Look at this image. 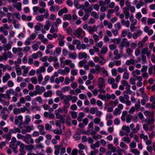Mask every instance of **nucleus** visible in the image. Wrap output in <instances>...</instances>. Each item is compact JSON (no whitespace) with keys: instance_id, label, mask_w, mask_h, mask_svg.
<instances>
[{"instance_id":"obj_7","label":"nucleus","mask_w":155,"mask_h":155,"mask_svg":"<svg viewBox=\"0 0 155 155\" xmlns=\"http://www.w3.org/2000/svg\"><path fill=\"white\" fill-rule=\"evenodd\" d=\"M58 25H57L56 23L55 22H54L52 23V25L50 29V32L51 33H53L55 32H56L58 30Z\"/></svg>"},{"instance_id":"obj_62","label":"nucleus","mask_w":155,"mask_h":155,"mask_svg":"<svg viewBox=\"0 0 155 155\" xmlns=\"http://www.w3.org/2000/svg\"><path fill=\"white\" fill-rule=\"evenodd\" d=\"M65 71L62 69H59L58 70V72L59 74H61L63 75L66 74V73Z\"/></svg>"},{"instance_id":"obj_19","label":"nucleus","mask_w":155,"mask_h":155,"mask_svg":"<svg viewBox=\"0 0 155 155\" xmlns=\"http://www.w3.org/2000/svg\"><path fill=\"white\" fill-rule=\"evenodd\" d=\"M10 78L9 74L6 73L5 75L3 77L2 81L3 83H5Z\"/></svg>"},{"instance_id":"obj_64","label":"nucleus","mask_w":155,"mask_h":155,"mask_svg":"<svg viewBox=\"0 0 155 155\" xmlns=\"http://www.w3.org/2000/svg\"><path fill=\"white\" fill-rule=\"evenodd\" d=\"M98 153L97 150L95 149L94 151H91L89 155H96Z\"/></svg>"},{"instance_id":"obj_16","label":"nucleus","mask_w":155,"mask_h":155,"mask_svg":"<svg viewBox=\"0 0 155 155\" xmlns=\"http://www.w3.org/2000/svg\"><path fill=\"white\" fill-rule=\"evenodd\" d=\"M68 10L67 8L65 7L64 8L58 12V15L59 16H60L64 14L68 13Z\"/></svg>"},{"instance_id":"obj_33","label":"nucleus","mask_w":155,"mask_h":155,"mask_svg":"<svg viewBox=\"0 0 155 155\" xmlns=\"http://www.w3.org/2000/svg\"><path fill=\"white\" fill-rule=\"evenodd\" d=\"M117 71L118 72L120 73H122L123 72L127 71V69L126 68H124L119 67L117 68Z\"/></svg>"},{"instance_id":"obj_61","label":"nucleus","mask_w":155,"mask_h":155,"mask_svg":"<svg viewBox=\"0 0 155 155\" xmlns=\"http://www.w3.org/2000/svg\"><path fill=\"white\" fill-rule=\"evenodd\" d=\"M91 15L96 19H98L99 18L98 15L97 14V12H92L91 13Z\"/></svg>"},{"instance_id":"obj_44","label":"nucleus","mask_w":155,"mask_h":155,"mask_svg":"<svg viewBox=\"0 0 155 155\" xmlns=\"http://www.w3.org/2000/svg\"><path fill=\"white\" fill-rule=\"evenodd\" d=\"M13 113L16 115L20 114L21 112L20 109L17 108H15L13 110Z\"/></svg>"},{"instance_id":"obj_26","label":"nucleus","mask_w":155,"mask_h":155,"mask_svg":"<svg viewBox=\"0 0 155 155\" xmlns=\"http://www.w3.org/2000/svg\"><path fill=\"white\" fill-rule=\"evenodd\" d=\"M68 97H69L70 100H71L72 103H75L77 101L78 98L76 96H72L71 95H68Z\"/></svg>"},{"instance_id":"obj_46","label":"nucleus","mask_w":155,"mask_h":155,"mask_svg":"<svg viewBox=\"0 0 155 155\" xmlns=\"http://www.w3.org/2000/svg\"><path fill=\"white\" fill-rule=\"evenodd\" d=\"M121 113V110L119 109L118 108H116L115 110L113 112L114 115H115L116 116H117V115L120 114Z\"/></svg>"},{"instance_id":"obj_22","label":"nucleus","mask_w":155,"mask_h":155,"mask_svg":"<svg viewBox=\"0 0 155 155\" xmlns=\"http://www.w3.org/2000/svg\"><path fill=\"white\" fill-rule=\"evenodd\" d=\"M72 18V16L71 14H65L64 15L63 17V19L64 20H71Z\"/></svg>"},{"instance_id":"obj_47","label":"nucleus","mask_w":155,"mask_h":155,"mask_svg":"<svg viewBox=\"0 0 155 155\" xmlns=\"http://www.w3.org/2000/svg\"><path fill=\"white\" fill-rule=\"evenodd\" d=\"M31 82L35 84H36L37 83V79L36 77H34L31 78Z\"/></svg>"},{"instance_id":"obj_21","label":"nucleus","mask_w":155,"mask_h":155,"mask_svg":"<svg viewBox=\"0 0 155 155\" xmlns=\"http://www.w3.org/2000/svg\"><path fill=\"white\" fill-rule=\"evenodd\" d=\"M31 121L30 117L28 115H26L25 117V120L24 121V124L27 125Z\"/></svg>"},{"instance_id":"obj_11","label":"nucleus","mask_w":155,"mask_h":155,"mask_svg":"<svg viewBox=\"0 0 155 155\" xmlns=\"http://www.w3.org/2000/svg\"><path fill=\"white\" fill-rule=\"evenodd\" d=\"M98 85L99 87H102V88H103L104 87H105L104 80L103 78H99L98 81Z\"/></svg>"},{"instance_id":"obj_45","label":"nucleus","mask_w":155,"mask_h":155,"mask_svg":"<svg viewBox=\"0 0 155 155\" xmlns=\"http://www.w3.org/2000/svg\"><path fill=\"white\" fill-rule=\"evenodd\" d=\"M73 138L76 140H79L81 139V136L79 134H77L73 136Z\"/></svg>"},{"instance_id":"obj_2","label":"nucleus","mask_w":155,"mask_h":155,"mask_svg":"<svg viewBox=\"0 0 155 155\" xmlns=\"http://www.w3.org/2000/svg\"><path fill=\"white\" fill-rule=\"evenodd\" d=\"M54 148L55 149L54 152L55 155H58L59 154L60 150L61 154H64L65 152L66 149L64 147H63V146L61 144L55 145L54 146Z\"/></svg>"},{"instance_id":"obj_53","label":"nucleus","mask_w":155,"mask_h":155,"mask_svg":"<svg viewBox=\"0 0 155 155\" xmlns=\"http://www.w3.org/2000/svg\"><path fill=\"white\" fill-rule=\"evenodd\" d=\"M21 112L24 113L25 111H27L28 113L30 111L29 110L25 107H21L20 108Z\"/></svg>"},{"instance_id":"obj_51","label":"nucleus","mask_w":155,"mask_h":155,"mask_svg":"<svg viewBox=\"0 0 155 155\" xmlns=\"http://www.w3.org/2000/svg\"><path fill=\"white\" fill-rule=\"evenodd\" d=\"M78 147L80 150H84V149H87V147L86 145H84L82 143H80L78 144Z\"/></svg>"},{"instance_id":"obj_30","label":"nucleus","mask_w":155,"mask_h":155,"mask_svg":"<svg viewBox=\"0 0 155 155\" xmlns=\"http://www.w3.org/2000/svg\"><path fill=\"white\" fill-rule=\"evenodd\" d=\"M69 113L71 114V117L73 118H76L78 116V113L74 111H70Z\"/></svg>"},{"instance_id":"obj_35","label":"nucleus","mask_w":155,"mask_h":155,"mask_svg":"<svg viewBox=\"0 0 155 155\" xmlns=\"http://www.w3.org/2000/svg\"><path fill=\"white\" fill-rule=\"evenodd\" d=\"M58 92H59L60 94H58V95L60 97L61 100H64L66 97H67V96L62 94L61 91H59Z\"/></svg>"},{"instance_id":"obj_24","label":"nucleus","mask_w":155,"mask_h":155,"mask_svg":"<svg viewBox=\"0 0 155 155\" xmlns=\"http://www.w3.org/2000/svg\"><path fill=\"white\" fill-rule=\"evenodd\" d=\"M140 101L139 100H138L135 105V108L137 111L140 110Z\"/></svg>"},{"instance_id":"obj_18","label":"nucleus","mask_w":155,"mask_h":155,"mask_svg":"<svg viewBox=\"0 0 155 155\" xmlns=\"http://www.w3.org/2000/svg\"><path fill=\"white\" fill-rule=\"evenodd\" d=\"M87 55L86 53H79L78 54V58L79 59H82L83 58H87Z\"/></svg>"},{"instance_id":"obj_3","label":"nucleus","mask_w":155,"mask_h":155,"mask_svg":"<svg viewBox=\"0 0 155 155\" xmlns=\"http://www.w3.org/2000/svg\"><path fill=\"white\" fill-rule=\"evenodd\" d=\"M125 5L127 7H125L123 8V13L125 15V18L126 19H127L129 18L130 15V13L129 12V8L131 6L130 2L128 0H127L125 2Z\"/></svg>"},{"instance_id":"obj_55","label":"nucleus","mask_w":155,"mask_h":155,"mask_svg":"<svg viewBox=\"0 0 155 155\" xmlns=\"http://www.w3.org/2000/svg\"><path fill=\"white\" fill-rule=\"evenodd\" d=\"M148 50V48L146 47L145 48H143L141 51V55H144L147 52Z\"/></svg>"},{"instance_id":"obj_41","label":"nucleus","mask_w":155,"mask_h":155,"mask_svg":"<svg viewBox=\"0 0 155 155\" xmlns=\"http://www.w3.org/2000/svg\"><path fill=\"white\" fill-rule=\"evenodd\" d=\"M61 48L58 47L54 51V55L59 54L61 52Z\"/></svg>"},{"instance_id":"obj_60","label":"nucleus","mask_w":155,"mask_h":155,"mask_svg":"<svg viewBox=\"0 0 155 155\" xmlns=\"http://www.w3.org/2000/svg\"><path fill=\"white\" fill-rule=\"evenodd\" d=\"M98 97L99 98L101 99L102 100H105L106 101L105 95L102 94H99L98 95Z\"/></svg>"},{"instance_id":"obj_48","label":"nucleus","mask_w":155,"mask_h":155,"mask_svg":"<svg viewBox=\"0 0 155 155\" xmlns=\"http://www.w3.org/2000/svg\"><path fill=\"white\" fill-rule=\"evenodd\" d=\"M36 18L37 20L40 21H43L44 19V17L42 15L37 16Z\"/></svg>"},{"instance_id":"obj_25","label":"nucleus","mask_w":155,"mask_h":155,"mask_svg":"<svg viewBox=\"0 0 155 155\" xmlns=\"http://www.w3.org/2000/svg\"><path fill=\"white\" fill-rule=\"evenodd\" d=\"M34 28L35 29V32L38 33V31H39L41 29V24L38 23L34 27Z\"/></svg>"},{"instance_id":"obj_54","label":"nucleus","mask_w":155,"mask_h":155,"mask_svg":"<svg viewBox=\"0 0 155 155\" xmlns=\"http://www.w3.org/2000/svg\"><path fill=\"white\" fill-rule=\"evenodd\" d=\"M129 146L131 148H135L136 147V143L134 141H132L130 144Z\"/></svg>"},{"instance_id":"obj_23","label":"nucleus","mask_w":155,"mask_h":155,"mask_svg":"<svg viewBox=\"0 0 155 155\" xmlns=\"http://www.w3.org/2000/svg\"><path fill=\"white\" fill-rule=\"evenodd\" d=\"M135 61L133 59H130V60H127L125 63L126 65H129L130 64H135Z\"/></svg>"},{"instance_id":"obj_20","label":"nucleus","mask_w":155,"mask_h":155,"mask_svg":"<svg viewBox=\"0 0 155 155\" xmlns=\"http://www.w3.org/2000/svg\"><path fill=\"white\" fill-rule=\"evenodd\" d=\"M133 50L132 49L128 47L126 51V53L127 54L128 56L131 57H132L133 56Z\"/></svg>"},{"instance_id":"obj_49","label":"nucleus","mask_w":155,"mask_h":155,"mask_svg":"<svg viewBox=\"0 0 155 155\" xmlns=\"http://www.w3.org/2000/svg\"><path fill=\"white\" fill-rule=\"evenodd\" d=\"M128 29L126 30V29L122 31V32L121 33V36L122 37H125L128 33Z\"/></svg>"},{"instance_id":"obj_31","label":"nucleus","mask_w":155,"mask_h":155,"mask_svg":"<svg viewBox=\"0 0 155 155\" xmlns=\"http://www.w3.org/2000/svg\"><path fill=\"white\" fill-rule=\"evenodd\" d=\"M140 74V71L138 69H136L133 71L132 74L134 77L137 76L136 75H139Z\"/></svg>"},{"instance_id":"obj_8","label":"nucleus","mask_w":155,"mask_h":155,"mask_svg":"<svg viewBox=\"0 0 155 155\" xmlns=\"http://www.w3.org/2000/svg\"><path fill=\"white\" fill-rule=\"evenodd\" d=\"M54 114L56 115V118L57 119L61 120V123L64 124L65 123V119L64 117L61 115L59 113L54 112Z\"/></svg>"},{"instance_id":"obj_58","label":"nucleus","mask_w":155,"mask_h":155,"mask_svg":"<svg viewBox=\"0 0 155 155\" xmlns=\"http://www.w3.org/2000/svg\"><path fill=\"white\" fill-rule=\"evenodd\" d=\"M107 49L106 47H103L101 51V53L102 54H104L107 51Z\"/></svg>"},{"instance_id":"obj_28","label":"nucleus","mask_w":155,"mask_h":155,"mask_svg":"<svg viewBox=\"0 0 155 155\" xmlns=\"http://www.w3.org/2000/svg\"><path fill=\"white\" fill-rule=\"evenodd\" d=\"M69 58L71 59H75L77 57V55L76 52H74L72 53H69L68 54Z\"/></svg>"},{"instance_id":"obj_32","label":"nucleus","mask_w":155,"mask_h":155,"mask_svg":"<svg viewBox=\"0 0 155 155\" xmlns=\"http://www.w3.org/2000/svg\"><path fill=\"white\" fill-rule=\"evenodd\" d=\"M34 148V146L32 144L27 145L25 146V149L27 150H32Z\"/></svg>"},{"instance_id":"obj_52","label":"nucleus","mask_w":155,"mask_h":155,"mask_svg":"<svg viewBox=\"0 0 155 155\" xmlns=\"http://www.w3.org/2000/svg\"><path fill=\"white\" fill-rule=\"evenodd\" d=\"M148 121V124L150 125L151 124H153L154 122V119L153 118H151L150 120L149 119H146L145 121Z\"/></svg>"},{"instance_id":"obj_39","label":"nucleus","mask_w":155,"mask_h":155,"mask_svg":"<svg viewBox=\"0 0 155 155\" xmlns=\"http://www.w3.org/2000/svg\"><path fill=\"white\" fill-rule=\"evenodd\" d=\"M130 152L135 154V155H139L140 154V151L137 149L135 148L132 149Z\"/></svg>"},{"instance_id":"obj_14","label":"nucleus","mask_w":155,"mask_h":155,"mask_svg":"<svg viewBox=\"0 0 155 155\" xmlns=\"http://www.w3.org/2000/svg\"><path fill=\"white\" fill-rule=\"evenodd\" d=\"M70 98L69 97H68V95L67 96L64 101V104L66 105L67 108H68L70 107V104L69 103L70 102Z\"/></svg>"},{"instance_id":"obj_5","label":"nucleus","mask_w":155,"mask_h":155,"mask_svg":"<svg viewBox=\"0 0 155 155\" xmlns=\"http://www.w3.org/2000/svg\"><path fill=\"white\" fill-rule=\"evenodd\" d=\"M130 46V42L127 41V39L125 38H123L121 43L120 45L119 46L120 50L122 51H123V48L124 46L126 48Z\"/></svg>"},{"instance_id":"obj_59","label":"nucleus","mask_w":155,"mask_h":155,"mask_svg":"<svg viewBox=\"0 0 155 155\" xmlns=\"http://www.w3.org/2000/svg\"><path fill=\"white\" fill-rule=\"evenodd\" d=\"M45 127L46 130L49 131L52 128V126L50 124H46L45 125Z\"/></svg>"},{"instance_id":"obj_17","label":"nucleus","mask_w":155,"mask_h":155,"mask_svg":"<svg viewBox=\"0 0 155 155\" xmlns=\"http://www.w3.org/2000/svg\"><path fill=\"white\" fill-rule=\"evenodd\" d=\"M100 146L99 141H98L95 143H92L91 146V147L93 150H95L96 148H98Z\"/></svg>"},{"instance_id":"obj_27","label":"nucleus","mask_w":155,"mask_h":155,"mask_svg":"<svg viewBox=\"0 0 155 155\" xmlns=\"http://www.w3.org/2000/svg\"><path fill=\"white\" fill-rule=\"evenodd\" d=\"M52 91L51 90H49L46 92L44 93V96L45 97H51L52 94Z\"/></svg>"},{"instance_id":"obj_12","label":"nucleus","mask_w":155,"mask_h":155,"mask_svg":"<svg viewBox=\"0 0 155 155\" xmlns=\"http://www.w3.org/2000/svg\"><path fill=\"white\" fill-rule=\"evenodd\" d=\"M9 132L11 134H16L17 133H20L21 130L19 128L14 127L13 129H11L9 130Z\"/></svg>"},{"instance_id":"obj_43","label":"nucleus","mask_w":155,"mask_h":155,"mask_svg":"<svg viewBox=\"0 0 155 155\" xmlns=\"http://www.w3.org/2000/svg\"><path fill=\"white\" fill-rule=\"evenodd\" d=\"M7 59V55L5 54H4L3 56H0V61H2L4 60L6 61Z\"/></svg>"},{"instance_id":"obj_1","label":"nucleus","mask_w":155,"mask_h":155,"mask_svg":"<svg viewBox=\"0 0 155 155\" xmlns=\"http://www.w3.org/2000/svg\"><path fill=\"white\" fill-rule=\"evenodd\" d=\"M11 94L16 96L18 95V94L15 92L13 89H10L6 91L5 94L0 93V96L2 98H4V99H7L9 100L11 99L10 95Z\"/></svg>"},{"instance_id":"obj_13","label":"nucleus","mask_w":155,"mask_h":155,"mask_svg":"<svg viewBox=\"0 0 155 155\" xmlns=\"http://www.w3.org/2000/svg\"><path fill=\"white\" fill-rule=\"evenodd\" d=\"M10 42H11V43H7L3 46L4 50L5 52L6 51H8L11 48V44L12 43V42L11 41H10Z\"/></svg>"},{"instance_id":"obj_42","label":"nucleus","mask_w":155,"mask_h":155,"mask_svg":"<svg viewBox=\"0 0 155 155\" xmlns=\"http://www.w3.org/2000/svg\"><path fill=\"white\" fill-rule=\"evenodd\" d=\"M129 74L128 73L127 71L124 72L123 75V79L128 80L129 78Z\"/></svg>"},{"instance_id":"obj_9","label":"nucleus","mask_w":155,"mask_h":155,"mask_svg":"<svg viewBox=\"0 0 155 155\" xmlns=\"http://www.w3.org/2000/svg\"><path fill=\"white\" fill-rule=\"evenodd\" d=\"M38 129L39 130V133L42 135H44L46 132L45 131L44 127L42 124L39 125L37 127Z\"/></svg>"},{"instance_id":"obj_10","label":"nucleus","mask_w":155,"mask_h":155,"mask_svg":"<svg viewBox=\"0 0 155 155\" xmlns=\"http://www.w3.org/2000/svg\"><path fill=\"white\" fill-rule=\"evenodd\" d=\"M20 143L21 141L19 140L17 141L15 143H11V144L9 145V147L12 149H17L18 147V146H19Z\"/></svg>"},{"instance_id":"obj_36","label":"nucleus","mask_w":155,"mask_h":155,"mask_svg":"<svg viewBox=\"0 0 155 155\" xmlns=\"http://www.w3.org/2000/svg\"><path fill=\"white\" fill-rule=\"evenodd\" d=\"M132 116L130 114L127 115L126 117V121L127 123H130L132 119Z\"/></svg>"},{"instance_id":"obj_50","label":"nucleus","mask_w":155,"mask_h":155,"mask_svg":"<svg viewBox=\"0 0 155 155\" xmlns=\"http://www.w3.org/2000/svg\"><path fill=\"white\" fill-rule=\"evenodd\" d=\"M114 27L116 29L119 30L121 28V25L120 22H117L115 24Z\"/></svg>"},{"instance_id":"obj_37","label":"nucleus","mask_w":155,"mask_h":155,"mask_svg":"<svg viewBox=\"0 0 155 155\" xmlns=\"http://www.w3.org/2000/svg\"><path fill=\"white\" fill-rule=\"evenodd\" d=\"M122 129L124 131H126L128 133L130 131V129L129 126H127L126 125H124L122 127Z\"/></svg>"},{"instance_id":"obj_15","label":"nucleus","mask_w":155,"mask_h":155,"mask_svg":"<svg viewBox=\"0 0 155 155\" xmlns=\"http://www.w3.org/2000/svg\"><path fill=\"white\" fill-rule=\"evenodd\" d=\"M97 30V28L95 26H94V27L92 28L91 26H90L88 27L87 28V30L88 32L91 34H93L95 31Z\"/></svg>"},{"instance_id":"obj_40","label":"nucleus","mask_w":155,"mask_h":155,"mask_svg":"<svg viewBox=\"0 0 155 155\" xmlns=\"http://www.w3.org/2000/svg\"><path fill=\"white\" fill-rule=\"evenodd\" d=\"M71 87L70 86H65L63 87L61 89V91L63 93L65 92L66 91H69L70 90Z\"/></svg>"},{"instance_id":"obj_56","label":"nucleus","mask_w":155,"mask_h":155,"mask_svg":"<svg viewBox=\"0 0 155 155\" xmlns=\"http://www.w3.org/2000/svg\"><path fill=\"white\" fill-rule=\"evenodd\" d=\"M71 74L73 76H76L78 74V70L75 69H72L71 71Z\"/></svg>"},{"instance_id":"obj_6","label":"nucleus","mask_w":155,"mask_h":155,"mask_svg":"<svg viewBox=\"0 0 155 155\" xmlns=\"http://www.w3.org/2000/svg\"><path fill=\"white\" fill-rule=\"evenodd\" d=\"M23 140L28 144H29L30 143L33 144L34 143V140L31 138V135L29 134H27L25 136Z\"/></svg>"},{"instance_id":"obj_57","label":"nucleus","mask_w":155,"mask_h":155,"mask_svg":"<svg viewBox=\"0 0 155 155\" xmlns=\"http://www.w3.org/2000/svg\"><path fill=\"white\" fill-rule=\"evenodd\" d=\"M15 69L17 75H20L21 74V71L20 68L16 67Z\"/></svg>"},{"instance_id":"obj_63","label":"nucleus","mask_w":155,"mask_h":155,"mask_svg":"<svg viewBox=\"0 0 155 155\" xmlns=\"http://www.w3.org/2000/svg\"><path fill=\"white\" fill-rule=\"evenodd\" d=\"M106 59L104 58H102V59H99V63L101 65H103L106 62Z\"/></svg>"},{"instance_id":"obj_4","label":"nucleus","mask_w":155,"mask_h":155,"mask_svg":"<svg viewBox=\"0 0 155 155\" xmlns=\"http://www.w3.org/2000/svg\"><path fill=\"white\" fill-rule=\"evenodd\" d=\"M75 35L78 38H82L85 35V32L80 27L78 28L75 32Z\"/></svg>"},{"instance_id":"obj_34","label":"nucleus","mask_w":155,"mask_h":155,"mask_svg":"<svg viewBox=\"0 0 155 155\" xmlns=\"http://www.w3.org/2000/svg\"><path fill=\"white\" fill-rule=\"evenodd\" d=\"M155 23V18H148L147 19V23L149 25H152Z\"/></svg>"},{"instance_id":"obj_29","label":"nucleus","mask_w":155,"mask_h":155,"mask_svg":"<svg viewBox=\"0 0 155 155\" xmlns=\"http://www.w3.org/2000/svg\"><path fill=\"white\" fill-rule=\"evenodd\" d=\"M61 127L60 126V130H59L58 128H56L53 131V132L55 134H58V135H60L62 134V131L61 129Z\"/></svg>"},{"instance_id":"obj_38","label":"nucleus","mask_w":155,"mask_h":155,"mask_svg":"<svg viewBox=\"0 0 155 155\" xmlns=\"http://www.w3.org/2000/svg\"><path fill=\"white\" fill-rule=\"evenodd\" d=\"M123 140L127 143H130L131 141V139L128 137H124L123 138Z\"/></svg>"}]
</instances>
